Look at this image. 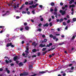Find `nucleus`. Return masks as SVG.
I'll use <instances>...</instances> for the list:
<instances>
[{"label":"nucleus","mask_w":76,"mask_h":76,"mask_svg":"<svg viewBox=\"0 0 76 76\" xmlns=\"http://www.w3.org/2000/svg\"><path fill=\"white\" fill-rule=\"evenodd\" d=\"M59 12L61 13L62 15L63 16V15L66 14V11H63L62 10H61L59 11Z\"/></svg>","instance_id":"obj_1"},{"label":"nucleus","mask_w":76,"mask_h":76,"mask_svg":"<svg viewBox=\"0 0 76 76\" xmlns=\"http://www.w3.org/2000/svg\"><path fill=\"white\" fill-rule=\"evenodd\" d=\"M38 5V4H36L35 5L33 4L32 6H30L29 7V8H32V7L33 8H35V7H37Z\"/></svg>","instance_id":"obj_2"},{"label":"nucleus","mask_w":76,"mask_h":76,"mask_svg":"<svg viewBox=\"0 0 76 76\" xmlns=\"http://www.w3.org/2000/svg\"><path fill=\"white\" fill-rule=\"evenodd\" d=\"M47 72H48V70H46L45 71L39 72V74H44V73H47Z\"/></svg>","instance_id":"obj_3"},{"label":"nucleus","mask_w":76,"mask_h":76,"mask_svg":"<svg viewBox=\"0 0 76 76\" xmlns=\"http://www.w3.org/2000/svg\"><path fill=\"white\" fill-rule=\"evenodd\" d=\"M45 46H46L45 44L43 45V44H41L39 45V47H42H42H45Z\"/></svg>","instance_id":"obj_4"},{"label":"nucleus","mask_w":76,"mask_h":76,"mask_svg":"<svg viewBox=\"0 0 76 76\" xmlns=\"http://www.w3.org/2000/svg\"><path fill=\"white\" fill-rule=\"evenodd\" d=\"M18 65L19 67H21V66H23V64L22 62H21L20 63H18Z\"/></svg>","instance_id":"obj_5"},{"label":"nucleus","mask_w":76,"mask_h":76,"mask_svg":"<svg viewBox=\"0 0 76 76\" xmlns=\"http://www.w3.org/2000/svg\"><path fill=\"white\" fill-rule=\"evenodd\" d=\"M43 26H44V27H48V26H49V24H48V23H45V24H44L43 25Z\"/></svg>","instance_id":"obj_6"},{"label":"nucleus","mask_w":76,"mask_h":76,"mask_svg":"<svg viewBox=\"0 0 76 76\" xmlns=\"http://www.w3.org/2000/svg\"><path fill=\"white\" fill-rule=\"evenodd\" d=\"M18 56H16L14 57L13 58L14 61H16V60L18 59Z\"/></svg>","instance_id":"obj_7"},{"label":"nucleus","mask_w":76,"mask_h":76,"mask_svg":"<svg viewBox=\"0 0 76 76\" xmlns=\"http://www.w3.org/2000/svg\"><path fill=\"white\" fill-rule=\"evenodd\" d=\"M12 43H7V47H8L11 46V45H12Z\"/></svg>","instance_id":"obj_8"},{"label":"nucleus","mask_w":76,"mask_h":76,"mask_svg":"<svg viewBox=\"0 0 76 76\" xmlns=\"http://www.w3.org/2000/svg\"><path fill=\"white\" fill-rule=\"evenodd\" d=\"M75 7V5L74 4H72V5H69V9L70 8H71V7Z\"/></svg>","instance_id":"obj_9"},{"label":"nucleus","mask_w":76,"mask_h":76,"mask_svg":"<svg viewBox=\"0 0 76 76\" xmlns=\"http://www.w3.org/2000/svg\"><path fill=\"white\" fill-rule=\"evenodd\" d=\"M24 76H27L29 75L28 72H25L23 73Z\"/></svg>","instance_id":"obj_10"},{"label":"nucleus","mask_w":76,"mask_h":76,"mask_svg":"<svg viewBox=\"0 0 76 76\" xmlns=\"http://www.w3.org/2000/svg\"><path fill=\"white\" fill-rule=\"evenodd\" d=\"M33 53H36L37 51V50L36 49H34L32 50Z\"/></svg>","instance_id":"obj_11"},{"label":"nucleus","mask_w":76,"mask_h":76,"mask_svg":"<svg viewBox=\"0 0 76 76\" xmlns=\"http://www.w3.org/2000/svg\"><path fill=\"white\" fill-rule=\"evenodd\" d=\"M5 70L7 71V73L8 74L10 73V71L9 70H8V68H6L5 69Z\"/></svg>","instance_id":"obj_12"},{"label":"nucleus","mask_w":76,"mask_h":76,"mask_svg":"<svg viewBox=\"0 0 76 76\" xmlns=\"http://www.w3.org/2000/svg\"><path fill=\"white\" fill-rule=\"evenodd\" d=\"M0 28H2V30H5L6 29V28H4V26H0Z\"/></svg>","instance_id":"obj_13"},{"label":"nucleus","mask_w":76,"mask_h":76,"mask_svg":"<svg viewBox=\"0 0 76 76\" xmlns=\"http://www.w3.org/2000/svg\"><path fill=\"white\" fill-rule=\"evenodd\" d=\"M34 4V1H31V2L29 3V5H32V4Z\"/></svg>","instance_id":"obj_14"},{"label":"nucleus","mask_w":76,"mask_h":76,"mask_svg":"<svg viewBox=\"0 0 76 76\" xmlns=\"http://www.w3.org/2000/svg\"><path fill=\"white\" fill-rule=\"evenodd\" d=\"M25 29L26 30H28L29 29V27L26 26L25 27Z\"/></svg>","instance_id":"obj_15"},{"label":"nucleus","mask_w":76,"mask_h":76,"mask_svg":"<svg viewBox=\"0 0 76 76\" xmlns=\"http://www.w3.org/2000/svg\"><path fill=\"white\" fill-rule=\"evenodd\" d=\"M63 20H64V19L62 18H61L60 19V20H59V22H60V23H61V22H63Z\"/></svg>","instance_id":"obj_16"},{"label":"nucleus","mask_w":76,"mask_h":76,"mask_svg":"<svg viewBox=\"0 0 76 76\" xmlns=\"http://www.w3.org/2000/svg\"><path fill=\"white\" fill-rule=\"evenodd\" d=\"M54 3L53 2H52L51 3L50 5L52 6H54Z\"/></svg>","instance_id":"obj_17"},{"label":"nucleus","mask_w":76,"mask_h":76,"mask_svg":"<svg viewBox=\"0 0 76 76\" xmlns=\"http://www.w3.org/2000/svg\"><path fill=\"white\" fill-rule=\"evenodd\" d=\"M55 48H52L48 50V51H51V50H54V49H55Z\"/></svg>","instance_id":"obj_18"},{"label":"nucleus","mask_w":76,"mask_h":76,"mask_svg":"<svg viewBox=\"0 0 76 76\" xmlns=\"http://www.w3.org/2000/svg\"><path fill=\"white\" fill-rule=\"evenodd\" d=\"M30 68H33V66L32 65H30L29 66V69Z\"/></svg>","instance_id":"obj_19"},{"label":"nucleus","mask_w":76,"mask_h":76,"mask_svg":"<svg viewBox=\"0 0 76 76\" xmlns=\"http://www.w3.org/2000/svg\"><path fill=\"white\" fill-rule=\"evenodd\" d=\"M9 11H7L6 12V13L3 15L2 16H5V15L7 13H9Z\"/></svg>","instance_id":"obj_20"},{"label":"nucleus","mask_w":76,"mask_h":76,"mask_svg":"<svg viewBox=\"0 0 76 76\" xmlns=\"http://www.w3.org/2000/svg\"><path fill=\"white\" fill-rule=\"evenodd\" d=\"M72 20H73V22H75L76 21V18H74L72 19Z\"/></svg>","instance_id":"obj_21"},{"label":"nucleus","mask_w":76,"mask_h":76,"mask_svg":"<svg viewBox=\"0 0 76 76\" xmlns=\"http://www.w3.org/2000/svg\"><path fill=\"white\" fill-rule=\"evenodd\" d=\"M31 57L32 58H34V57H37V55H34L32 56Z\"/></svg>","instance_id":"obj_22"},{"label":"nucleus","mask_w":76,"mask_h":76,"mask_svg":"<svg viewBox=\"0 0 76 76\" xmlns=\"http://www.w3.org/2000/svg\"><path fill=\"white\" fill-rule=\"evenodd\" d=\"M46 48H43L42 49V51H45V50H46Z\"/></svg>","instance_id":"obj_23"},{"label":"nucleus","mask_w":76,"mask_h":76,"mask_svg":"<svg viewBox=\"0 0 76 76\" xmlns=\"http://www.w3.org/2000/svg\"><path fill=\"white\" fill-rule=\"evenodd\" d=\"M47 52H48L47 51H45V52H43V55H45V54H46L47 53Z\"/></svg>","instance_id":"obj_24"},{"label":"nucleus","mask_w":76,"mask_h":76,"mask_svg":"<svg viewBox=\"0 0 76 76\" xmlns=\"http://www.w3.org/2000/svg\"><path fill=\"white\" fill-rule=\"evenodd\" d=\"M5 62L7 63V64H8L9 63V61H8L7 60H5Z\"/></svg>","instance_id":"obj_25"},{"label":"nucleus","mask_w":76,"mask_h":76,"mask_svg":"<svg viewBox=\"0 0 76 76\" xmlns=\"http://www.w3.org/2000/svg\"><path fill=\"white\" fill-rule=\"evenodd\" d=\"M49 37L50 38H53V35L52 34H50Z\"/></svg>","instance_id":"obj_26"},{"label":"nucleus","mask_w":76,"mask_h":76,"mask_svg":"<svg viewBox=\"0 0 76 76\" xmlns=\"http://www.w3.org/2000/svg\"><path fill=\"white\" fill-rule=\"evenodd\" d=\"M44 41L45 42H46L47 41V39H45L44 40Z\"/></svg>","instance_id":"obj_27"},{"label":"nucleus","mask_w":76,"mask_h":76,"mask_svg":"<svg viewBox=\"0 0 76 76\" xmlns=\"http://www.w3.org/2000/svg\"><path fill=\"white\" fill-rule=\"evenodd\" d=\"M35 42H32V45H35Z\"/></svg>","instance_id":"obj_28"},{"label":"nucleus","mask_w":76,"mask_h":76,"mask_svg":"<svg viewBox=\"0 0 76 76\" xmlns=\"http://www.w3.org/2000/svg\"><path fill=\"white\" fill-rule=\"evenodd\" d=\"M40 55H41V53H40V52H39L37 53L38 56H40Z\"/></svg>","instance_id":"obj_29"},{"label":"nucleus","mask_w":76,"mask_h":76,"mask_svg":"<svg viewBox=\"0 0 76 76\" xmlns=\"http://www.w3.org/2000/svg\"><path fill=\"white\" fill-rule=\"evenodd\" d=\"M40 21L42 22V21H43V20H44V18H40Z\"/></svg>","instance_id":"obj_30"},{"label":"nucleus","mask_w":76,"mask_h":76,"mask_svg":"<svg viewBox=\"0 0 76 76\" xmlns=\"http://www.w3.org/2000/svg\"><path fill=\"white\" fill-rule=\"evenodd\" d=\"M53 39H56V36H54L53 37Z\"/></svg>","instance_id":"obj_31"},{"label":"nucleus","mask_w":76,"mask_h":76,"mask_svg":"<svg viewBox=\"0 0 76 76\" xmlns=\"http://www.w3.org/2000/svg\"><path fill=\"white\" fill-rule=\"evenodd\" d=\"M67 23H69L70 22V20H68L67 22Z\"/></svg>","instance_id":"obj_32"},{"label":"nucleus","mask_w":76,"mask_h":76,"mask_svg":"<svg viewBox=\"0 0 76 76\" xmlns=\"http://www.w3.org/2000/svg\"><path fill=\"white\" fill-rule=\"evenodd\" d=\"M54 11L56 12H57V8L56 7L55 8Z\"/></svg>","instance_id":"obj_33"},{"label":"nucleus","mask_w":76,"mask_h":76,"mask_svg":"<svg viewBox=\"0 0 76 76\" xmlns=\"http://www.w3.org/2000/svg\"><path fill=\"white\" fill-rule=\"evenodd\" d=\"M25 4L26 5H28V1H26L25 2Z\"/></svg>","instance_id":"obj_34"},{"label":"nucleus","mask_w":76,"mask_h":76,"mask_svg":"<svg viewBox=\"0 0 76 76\" xmlns=\"http://www.w3.org/2000/svg\"><path fill=\"white\" fill-rule=\"evenodd\" d=\"M52 23L51 22L50 23H49V26H52Z\"/></svg>","instance_id":"obj_35"},{"label":"nucleus","mask_w":76,"mask_h":76,"mask_svg":"<svg viewBox=\"0 0 76 76\" xmlns=\"http://www.w3.org/2000/svg\"><path fill=\"white\" fill-rule=\"evenodd\" d=\"M36 75H37V74H34L33 75H29V76H36Z\"/></svg>","instance_id":"obj_36"},{"label":"nucleus","mask_w":76,"mask_h":76,"mask_svg":"<svg viewBox=\"0 0 76 76\" xmlns=\"http://www.w3.org/2000/svg\"><path fill=\"white\" fill-rule=\"evenodd\" d=\"M20 76H24V75L23 74V73H21V74H20Z\"/></svg>","instance_id":"obj_37"},{"label":"nucleus","mask_w":76,"mask_h":76,"mask_svg":"<svg viewBox=\"0 0 76 76\" xmlns=\"http://www.w3.org/2000/svg\"><path fill=\"white\" fill-rule=\"evenodd\" d=\"M63 25H66V23L65 22H64L63 23Z\"/></svg>","instance_id":"obj_38"},{"label":"nucleus","mask_w":76,"mask_h":76,"mask_svg":"<svg viewBox=\"0 0 76 76\" xmlns=\"http://www.w3.org/2000/svg\"><path fill=\"white\" fill-rule=\"evenodd\" d=\"M11 47H12V48H13V47H15V46L12 44H11Z\"/></svg>","instance_id":"obj_39"},{"label":"nucleus","mask_w":76,"mask_h":76,"mask_svg":"<svg viewBox=\"0 0 76 76\" xmlns=\"http://www.w3.org/2000/svg\"><path fill=\"white\" fill-rule=\"evenodd\" d=\"M50 47V45L49 44L47 45L46 47Z\"/></svg>","instance_id":"obj_40"},{"label":"nucleus","mask_w":76,"mask_h":76,"mask_svg":"<svg viewBox=\"0 0 76 76\" xmlns=\"http://www.w3.org/2000/svg\"><path fill=\"white\" fill-rule=\"evenodd\" d=\"M32 13L33 14H35V11L33 10L32 11Z\"/></svg>","instance_id":"obj_41"},{"label":"nucleus","mask_w":76,"mask_h":76,"mask_svg":"<svg viewBox=\"0 0 76 76\" xmlns=\"http://www.w3.org/2000/svg\"><path fill=\"white\" fill-rule=\"evenodd\" d=\"M42 25V24L41 23H40L38 25L39 26H41Z\"/></svg>","instance_id":"obj_42"},{"label":"nucleus","mask_w":76,"mask_h":76,"mask_svg":"<svg viewBox=\"0 0 76 76\" xmlns=\"http://www.w3.org/2000/svg\"><path fill=\"white\" fill-rule=\"evenodd\" d=\"M37 45H38V43H35L34 45V47H36V46H37Z\"/></svg>","instance_id":"obj_43"},{"label":"nucleus","mask_w":76,"mask_h":76,"mask_svg":"<svg viewBox=\"0 0 76 76\" xmlns=\"http://www.w3.org/2000/svg\"><path fill=\"white\" fill-rule=\"evenodd\" d=\"M41 31H42V30L41 29V28L38 29V31H39V32H41Z\"/></svg>","instance_id":"obj_44"},{"label":"nucleus","mask_w":76,"mask_h":76,"mask_svg":"<svg viewBox=\"0 0 76 76\" xmlns=\"http://www.w3.org/2000/svg\"><path fill=\"white\" fill-rule=\"evenodd\" d=\"M64 42H62V43H59V45H63L64 44Z\"/></svg>","instance_id":"obj_45"},{"label":"nucleus","mask_w":76,"mask_h":76,"mask_svg":"<svg viewBox=\"0 0 76 76\" xmlns=\"http://www.w3.org/2000/svg\"><path fill=\"white\" fill-rule=\"evenodd\" d=\"M3 70V69L1 68H0V72H2Z\"/></svg>","instance_id":"obj_46"},{"label":"nucleus","mask_w":76,"mask_h":76,"mask_svg":"<svg viewBox=\"0 0 76 76\" xmlns=\"http://www.w3.org/2000/svg\"><path fill=\"white\" fill-rule=\"evenodd\" d=\"M16 18L17 19H19V17L18 16H16Z\"/></svg>","instance_id":"obj_47"},{"label":"nucleus","mask_w":76,"mask_h":76,"mask_svg":"<svg viewBox=\"0 0 76 76\" xmlns=\"http://www.w3.org/2000/svg\"><path fill=\"white\" fill-rule=\"evenodd\" d=\"M71 70H73L74 69V67L72 66L71 68Z\"/></svg>","instance_id":"obj_48"},{"label":"nucleus","mask_w":76,"mask_h":76,"mask_svg":"<svg viewBox=\"0 0 76 76\" xmlns=\"http://www.w3.org/2000/svg\"><path fill=\"white\" fill-rule=\"evenodd\" d=\"M5 30H2L1 31L0 33H2V32H4V31Z\"/></svg>","instance_id":"obj_49"},{"label":"nucleus","mask_w":76,"mask_h":76,"mask_svg":"<svg viewBox=\"0 0 76 76\" xmlns=\"http://www.w3.org/2000/svg\"><path fill=\"white\" fill-rule=\"evenodd\" d=\"M9 63H12V61L11 60H9Z\"/></svg>","instance_id":"obj_50"},{"label":"nucleus","mask_w":76,"mask_h":76,"mask_svg":"<svg viewBox=\"0 0 76 76\" xmlns=\"http://www.w3.org/2000/svg\"><path fill=\"white\" fill-rule=\"evenodd\" d=\"M60 5L61 6H63V3H62V2H61L60 3Z\"/></svg>","instance_id":"obj_51"},{"label":"nucleus","mask_w":76,"mask_h":76,"mask_svg":"<svg viewBox=\"0 0 76 76\" xmlns=\"http://www.w3.org/2000/svg\"><path fill=\"white\" fill-rule=\"evenodd\" d=\"M39 7H40V8H42V5H39Z\"/></svg>","instance_id":"obj_52"},{"label":"nucleus","mask_w":76,"mask_h":76,"mask_svg":"<svg viewBox=\"0 0 76 76\" xmlns=\"http://www.w3.org/2000/svg\"><path fill=\"white\" fill-rule=\"evenodd\" d=\"M49 45L50 46H51L53 45V43H49Z\"/></svg>","instance_id":"obj_53"},{"label":"nucleus","mask_w":76,"mask_h":76,"mask_svg":"<svg viewBox=\"0 0 76 76\" xmlns=\"http://www.w3.org/2000/svg\"><path fill=\"white\" fill-rule=\"evenodd\" d=\"M23 28H21L20 29V31H23Z\"/></svg>","instance_id":"obj_54"},{"label":"nucleus","mask_w":76,"mask_h":76,"mask_svg":"<svg viewBox=\"0 0 76 76\" xmlns=\"http://www.w3.org/2000/svg\"><path fill=\"white\" fill-rule=\"evenodd\" d=\"M53 9H50V11L51 12L53 11Z\"/></svg>","instance_id":"obj_55"},{"label":"nucleus","mask_w":76,"mask_h":76,"mask_svg":"<svg viewBox=\"0 0 76 76\" xmlns=\"http://www.w3.org/2000/svg\"><path fill=\"white\" fill-rule=\"evenodd\" d=\"M73 65V64H70L69 65H68V66H72Z\"/></svg>","instance_id":"obj_56"},{"label":"nucleus","mask_w":76,"mask_h":76,"mask_svg":"<svg viewBox=\"0 0 76 76\" xmlns=\"http://www.w3.org/2000/svg\"><path fill=\"white\" fill-rule=\"evenodd\" d=\"M75 36H73L72 38V39H75Z\"/></svg>","instance_id":"obj_57"},{"label":"nucleus","mask_w":76,"mask_h":76,"mask_svg":"<svg viewBox=\"0 0 76 76\" xmlns=\"http://www.w3.org/2000/svg\"><path fill=\"white\" fill-rule=\"evenodd\" d=\"M14 9L15 10H16V9H16V6H14Z\"/></svg>","instance_id":"obj_58"},{"label":"nucleus","mask_w":76,"mask_h":76,"mask_svg":"<svg viewBox=\"0 0 76 76\" xmlns=\"http://www.w3.org/2000/svg\"><path fill=\"white\" fill-rule=\"evenodd\" d=\"M27 14H28V15H29L30 14V12H29V11H28L27 12Z\"/></svg>","instance_id":"obj_59"},{"label":"nucleus","mask_w":76,"mask_h":76,"mask_svg":"<svg viewBox=\"0 0 76 76\" xmlns=\"http://www.w3.org/2000/svg\"><path fill=\"white\" fill-rule=\"evenodd\" d=\"M24 25H25V26H26V25H27V23H24Z\"/></svg>","instance_id":"obj_60"},{"label":"nucleus","mask_w":76,"mask_h":76,"mask_svg":"<svg viewBox=\"0 0 76 76\" xmlns=\"http://www.w3.org/2000/svg\"><path fill=\"white\" fill-rule=\"evenodd\" d=\"M22 13L24 14V13H26V12H25V11H23L22 12Z\"/></svg>","instance_id":"obj_61"},{"label":"nucleus","mask_w":76,"mask_h":76,"mask_svg":"<svg viewBox=\"0 0 76 76\" xmlns=\"http://www.w3.org/2000/svg\"><path fill=\"white\" fill-rule=\"evenodd\" d=\"M10 65L11 66H14V64H11Z\"/></svg>","instance_id":"obj_62"},{"label":"nucleus","mask_w":76,"mask_h":76,"mask_svg":"<svg viewBox=\"0 0 76 76\" xmlns=\"http://www.w3.org/2000/svg\"><path fill=\"white\" fill-rule=\"evenodd\" d=\"M6 36H7V37H9V34H7Z\"/></svg>","instance_id":"obj_63"},{"label":"nucleus","mask_w":76,"mask_h":76,"mask_svg":"<svg viewBox=\"0 0 76 76\" xmlns=\"http://www.w3.org/2000/svg\"><path fill=\"white\" fill-rule=\"evenodd\" d=\"M72 3H73L72 1H70L69 2V4H72Z\"/></svg>","instance_id":"obj_64"}]
</instances>
